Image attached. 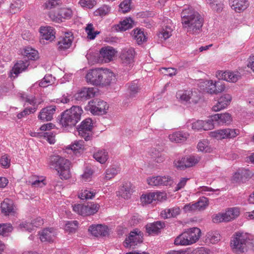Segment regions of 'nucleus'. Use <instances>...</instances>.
Instances as JSON below:
<instances>
[{"label": "nucleus", "mask_w": 254, "mask_h": 254, "mask_svg": "<svg viewBox=\"0 0 254 254\" xmlns=\"http://www.w3.org/2000/svg\"><path fill=\"white\" fill-rule=\"evenodd\" d=\"M92 127L93 124L91 119L84 120L77 128L78 135L83 138L85 141L90 140L93 137Z\"/></svg>", "instance_id": "1a4fd4ad"}, {"label": "nucleus", "mask_w": 254, "mask_h": 254, "mask_svg": "<svg viewBox=\"0 0 254 254\" xmlns=\"http://www.w3.org/2000/svg\"><path fill=\"white\" fill-rule=\"evenodd\" d=\"M56 232L53 228H46L40 233V239L42 242H52L56 236Z\"/></svg>", "instance_id": "cd10ccee"}, {"label": "nucleus", "mask_w": 254, "mask_h": 254, "mask_svg": "<svg viewBox=\"0 0 254 254\" xmlns=\"http://www.w3.org/2000/svg\"><path fill=\"white\" fill-rule=\"evenodd\" d=\"M231 8L236 12H241L249 6V0H229Z\"/></svg>", "instance_id": "412c9836"}, {"label": "nucleus", "mask_w": 254, "mask_h": 254, "mask_svg": "<svg viewBox=\"0 0 254 254\" xmlns=\"http://www.w3.org/2000/svg\"><path fill=\"white\" fill-rule=\"evenodd\" d=\"M109 109L108 104L99 99H95L88 102L86 109L90 111L93 115H103L107 112Z\"/></svg>", "instance_id": "39448f33"}, {"label": "nucleus", "mask_w": 254, "mask_h": 254, "mask_svg": "<svg viewBox=\"0 0 254 254\" xmlns=\"http://www.w3.org/2000/svg\"><path fill=\"white\" fill-rule=\"evenodd\" d=\"M132 37L138 45L146 42L147 38L144 32L140 29L136 28L132 31Z\"/></svg>", "instance_id": "e433bc0d"}, {"label": "nucleus", "mask_w": 254, "mask_h": 254, "mask_svg": "<svg viewBox=\"0 0 254 254\" xmlns=\"http://www.w3.org/2000/svg\"><path fill=\"white\" fill-rule=\"evenodd\" d=\"M28 66L26 64H14L11 70L10 71V76L15 78L18 74L25 71Z\"/></svg>", "instance_id": "8fccbe9b"}, {"label": "nucleus", "mask_w": 254, "mask_h": 254, "mask_svg": "<svg viewBox=\"0 0 254 254\" xmlns=\"http://www.w3.org/2000/svg\"><path fill=\"white\" fill-rule=\"evenodd\" d=\"M128 96L129 98H133L139 92L140 90V85L136 80L131 82L128 86Z\"/></svg>", "instance_id": "79ce46f5"}, {"label": "nucleus", "mask_w": 254, "mask_h": 254, "mask_svg": "<svg viewBox=\"0 0 254 254\" xmlns=\"http://www.w3.org/2000/svg\"><path fill=\"white\" fill-rule=\"evenodd\" d=\"M133 25L134 22L132 19L130 17H128L121 21L117 26L121 31H126L131 28Z\"/></svg>", "instance_id": "37998d69"}, {"label": "nucleus", "mask_w": 254, "mask_h": 254, "mask_svg": "<svg viewBox=\"0 0 254 254\" xmlns=\"http://www.w3.org/2000/svg\"><path fill=\"white\" fill-rule=\"evenodd\" d=\"M1 208L2 212L6 215H9L13 210L12 202L8 199H4L1 203Z\"/></svg>", "instance_id": "49530a36"}, {"label": "nucleus", "mask_w": 254, "mask_h": 254, "mask_svg": "<svg viewBox=\"0 0 254 254\" xmlns=\"http://www.w3.org/2000/svg\"><path fill=\"white\" fill-rule=\"evenodd\" d=\"M174 166L179 170H184L188 168L186 158H178L174 161Z\"/></svg>", "instance_id": "6e6d98bb"}, {"label": "nucleus", "mask_w": 254, "mask_h": 254, "mask_svg": "<svg viewBox=\"0 0 254 254\" xmlns=\"http://www.w3.org/2000/svg\"><path fill=\"white\" fill-rule=\"evenodd\" d=\"M96 193L95 190L89 189L82 190L79 192L78 197L82 200L92 199Z\"/></svg>", "instance_id": "c03bdc74"}, {"label": "nucleus", "mask_w": 254, "mask_h": 254, "mask_svg": "<svg viewBox=\"0 0 254 254\" xmlns=\"http://www.w3.org/2000/svg\"><path fill=\"white\" fill-rule=\"evenodd\" d=\"M141 237L136 232H131L129 235L124 242L125 247L129 248L135 246L138 243L141 242Z\"/></svg>", "instance_id": "a878e982"}, {"label": "nucleus", "mask_w": 254, "mask_h": 254, "mask_svg": "<svg viewBox=\"0 0 254 254\" xmlns=\"http://www.w3.org/2000/svg\"><path fill=\"white\" fill-rule=\"evenodd\" d=\"M239 133L238 129L225 128L212 131L210 132V135L217 139H223L235 137Z\"/></svg>", "instance_id": "f8f14e48"}, {"label": "nucleus", "mask_w": 254, "mask_h": 254, "mask_svg": "<svg viewBox=\"0 0 254 254\" xmlns=\"http://www.w3.org/2000/svg\"><path fill=\"white\" fill-rule=\"evenodd\" d=\"M72 14L73 11L70 8H59L56 16H53L54 18L53 21L57 23H61L63 22V19H70L72 16Z\"/></svg>", "instance_id": "6ab92c4d"}, {"label": "nucleus", "mask_w": 254, "mask_h": 254, "mask_svg": "<svg viewBox=\"0 0 254 254\" xmlns=\"http://www.w3.org/2000/svg\"><path fill=\"white\" fill-rule=\"evenodd\" d=\"M102 68H96L89 70L85 76L86 81L93 85L98 86Z\"/></svg>", "instance_id": "f3484780"}, {"label": "nucleus", "mask_w": 254, "mask_h": 254, "mask_svg": "<svg viewBox=\"0 0 254 254\" xmlns=\"http://www.w3.org/2000/svg\"><path fill=\"white\" fill-rule=\"evenodd\" d=\"M249 240V236L247 233L237 232L233 237L231 244L233 249L244 252Z\"/></svg>", "instance_id": "6e6552de"}, {"label": "nucleus", "mask_w": 254, "mask_h": 254, "mask_svg": "<svg viewBox=\"0 0 254 254\" xmlns=\"http://www.w3.org/2000/svg\"><path fill=\"white\" fill-rule=\"evenodd\" d=\"M50 165L58 172L61 179L67 180L70 177V162L60 156H53L50 159Z\"/></svg>", "instance_id": "f03ea898"}, {"label": "nucleus", "mask_w": 254, "mask_h": 254, "mask_svg": "<svg viewBox=\"0 0 254 254\" xmlns=\"http://www.w3.org/2000/svg\"><path fill=\"white\" fill-rule=\"evenodd\" d=\"M158 178L159 187L171 186L173 184V180L169 176H158Z\"/></svg>", "instance_id": "603ef678"}, {"label": "nucleus", "mask_w": 254, "mask_h": 254, "mask_svg": "<svg viewBox=\"0 0 254 254\" xmlns=\"http://www.w3.org/2000/svg\"><path fill=\"white\" fill-rule=\"evenodd\" d=\"M131 0H124L120 4V8L123 13L127 12L130 9Z\"/></svg>", "instance_id": "338daca9"}, {"label": "nucleus", "mask_w": 254, "mask_h": 254, "mask_svg": "<svg viewBox=\"0 0 254 254\" xmlns=\"http://www.w3.org/2000/svg\"><path fill=\"white\" fill-rule=\"evenodd\" d=\"M40 33L42 39L51 42L56 38L54 29L50 26L41 27Z\"/></svg>", "instance_id": "c756f323"}, {"label": "nucleus", "mask_w": 254, "mask_h": 254, "mask_svg": "<svg viewBox=\"0 0 254 254\" xmlns=\"http://www.w3.org/2000/svg\"><path fill=\"white\" fill-rule=\"evenodd\" d=\"M61 3L60 0H50L45 2L43 5L50 18L53 21V16H56Z\"/></svg>", "instance_id": "2eb2a0df"}, {"label": "nucleus", "mask_w": 254, "mask_h": 254, "mask_svg": "<svg viewBox=\"0 0 254 254\" xmlns=\"http://www.w3.org/2000/svg\"><path fill=\"white\" fill-rule=\"evenodd\" d=\"M188 168L192 167L200 161V158L197 156H190L186 158Z\"/></svg>", "instance_id": "680f3d73"}, {"label": "nucleus", "mask_w": 254, "mask_h": 254, "mask_svg": "<svg viewBox=\"0 0 254 254\" xmlns=\"http://www.w3.org/2000/svg\"><path fill=\"white\" fill-rule=\"evenodd\" d=\"M93 171L90 167H86L81 175L82 179L85 182L89 181L92 177Z\"/></svg>", "instance_id": "69168bd1"}, {"label": "nucleus", "mask_w": 254, "mask_h": 254, "mask_svg": "<svg viewBox=\"0 0 254 254\" xmlns=\"http://www.w3.org/2000/svg\"><path fill=\"white\" fill-rule=\"evenodd\" d=\"M116 76L110 70L107 68L102 69L101 77L98 86L101 87H108L116 82Z\"/></svg>", "instance_id": "9b49d317"}, {"label": "nucleus", "mask_w": 254, "mask_h": 254, "mask_svg": "<svg viewBox=\"0 0 254 254\" xmlns=\"http://www.w3.org/2000/svg\"><path fill=\"white\" fill-rule=\"evenodd\" d=\"M135 55V52L133 48H126L123 50L121 58L124 62L130 64L134 62Z\"/></svg>", "instance_id": "c85d7f7f"}, {"label": "nucleus", "mask_w": 254, "mask_h": 254, "mask_svg": "<svg viewBox=\"0 0 254 254\" xmlns=\"http://www.w3.org/2000/svg\"><path fill=\"white\" fill-rule=\"evenodd\" d=\"M55 106H50L42 109L38 115V119L43 121H49L53 119L56 111Z\"/></svg>", "instance_id": "4be33fe9"}, {"label": "nucleus", "mask_w": 254, "mask_h": 254, "mask_svg": "<svg viewBox=\"0 0 254 254\" xmlns=\"http://www.w3.org/2000/svg\"><path fill=\"white\" fill-rule=\"evenodd\" d=\"M93 156L97 161L104 164L108 159V153L105 149H100L95 151Z\"/></svg>", "instance_id": "c9c22d12"}, {"label": "nucleus", "mask_w": 254, "mask_h": 254, "mask_svg": "<svg viewBox=\"0 0 254 254\" xmlns=\"http://www.w3.org/2000/svg\"><path fill=\"white\" fill-rule=\"evenodd\" d=\"M119 169L116 167H112L108 169L106 171L105 178L106 180H109L114 177L117 174H118Z\"/></svg>", "instance_id": "13d9d810"}, {"label": "nucleus", "mask_w": 254, "mask_h": 254, "mask_svg": "<svg viewBox=\"0 0 254 254\" xmlns=\"http://www.w3.org/2000/svg\"><path fill=\"white\" fill-rule=\"evenodd\" d=\"M195 203L197 211H202L205 210L208 206L209 200L205 197H201Z\"/></svg>", "instance_id": "864d4df0"}, {"label": "nucleus", "mask_w": 254, "mask_h": 254, "mask_svg": "<svg viewBox=\"0 0 254 254\" xmlns=\"http://www.w3.org/2000/svg\"><path fill=\"white\" fill-rule=\"evenodd\" d=\"M154 194L152 192L142 194L140 197V201L142 205L151 203L154 200Z\"/></svg>", "instance_id": "5fc2aeb1"}, {"label": "nucleus", "mask_w": 254, "mask_h": 254, "mask_svg": "<svg viewBox=\"0 0 254 254\" xmlns=\"http://www.w3.org/2000/svg\"><path fill=\"white\" fill-rule=\"evenodd\" d=\"M97 93V89L95 88H83L81 91L77 93L75 96L77 100H86L94 97Z\"/></svg>", "instance_id": "aec40b11"}, {"label": "nucleus", "mask_w": 254, "mask_h": 254, "mask_svg": "<svg viewBox=\"0 0 254 254\" xmlns=\"http://www.w3.org/2000/svg\"><path fill=\"white\" fill-rule=\"evenodd\" d=\"M87 33V38L90 40H93L100 32L98 31H94V28L92 24H88L85 29Z\"/></svg>", "instance_id": "3c124183"}, {"label": "nucleus", "mask_w": 254, "mask_h": 254, "mask_svg": "<svg viewBox=\"0 0 254 254\" xmlns=\"http://www.w3.org/2000/svg\"><path fill=\"white\" fill-rule=\"evenodd\" d=\"M198 85L200 89L206 91L210 94H216V88L215 83L212 80H200Z\"/></svg>", "instance_id": "bb28decb"}, {"label": "nucleus", "mask_w": 254, "mask_h": 254, "mask_svg": "<svg viewBox=\"0 0 254 254\" xmlns=\"http://www.w3.org/2000/svg\"><path fill=\"white\" fill-rule=\"evenodd\" d=\"M224 1V0H207V3L212 10L219 13L223 9Z\"/></svg>", "instance_id": "f704fd0d"}, {"label": "nucleus", "mask_w": 254, "mask_h": 254, "mask_svg": "<svg viewBox=\"0 0 254 254\" xmlns=\"http://www.w3.org/2000/svg\"><path fill=\"white\" fill-rule=\"evenodd\" d=\"M197 148L198 151L204 153H210L212 151V148L206 139L200 140L197 144Z\"/></svg>", "instance_id": "ea45409f"}, {"label": "nucleus", "mask_w": 254, "mask_h": 254, "mask_svg": "<svg viewBox=\"0 0 254 254\" xmlns=\"http://www.w3.org/2000/svg\"><path fill=\"white\" fill-rule=\"evenodd\" d=\"M82 112L81 107L72 106L62 114L60 124L65 127L74 126L80 120Z\"/></svg>", "instance_id": "7ed1b4c3"}, {"label": "nucleus", "mask_w": 254, "mask_h": 254, "mask_svg": "<svg viewBox=\"0 0 254 254\" xmlns=\"http://www.w3.org/2000/svg\"><path fill=\"white\" fill-rule=\"evenodd\" d=\"M19 94L22 101H25L33 106L38 107L42 102L40 99H37L35 97L28 96L24 92L20 93Z\"/></svg>", "instance_id": "58836bf2"}, {"label": "nucleus", "mask_w": 254, "mask_h": 254, "mask_svg": "<svg viewBox=\"0 0 254 254\" xmlns=\"http://www.w3.org/2000/svg\"><path fill=\"white\" fill-rule=\"evenodd\" d=\"M73 211L82 216H88L96 213L99 210L100 205L97 203L90 202L87 205L81 204L72 206Z\"/></svg>", "instance_id": "0eeeda50"}, {"label": "nucleus", "mask_w": 254, "mask_h": 254, "mask_svg": "<svg viewBox=\"0 0 254 254\" xmlns=\"http://www.w3.org/2000/svg\"><path fill=\"white\" fill-rule=\"evenodd\" d=\"M20 230L22 231H28L29 232H32L34 230L33 225L31 222H28L26 221L21 222L18 226Z\"/></svg>", "instance_id": "052dcab7"}, {"label": "nucleus", "mask_w": 254, "mask_h": 254, "mask_svg": "<svg viewBox=\"0 0 254 254\" xmlns=\"http://www.w3.org/2000/svg\"><path fill=\"white\" fill-rule=\"evenodd\" d=\"M240 214V211L238 208H231L228 209L224 215L225 218V221L228 222L233 220Z\"/></svg>", "instance_id": "a19ab883"}, {"label": "nucleus", "mask_w": 254, "mask_h": 254, "mask_svg": "<svg viewBox=\"0 0 254 254\" xmlns=\"http://www.w3.org/2000/svg\"><path fill=\"white\" fill-rule=\"evenodd\" d=\"M210 120H211L212 123L213 124L214 122H216L219 125L229 124L232 121V118L230 114L225 113L212 115L210 117Z\"/></svg>", "instance_id": "b1692460"}, {"label": "nucleus", "mask_w": 254, "mask_h": 254, "mask_svg": "<svg viewBox=\"0 0 254 254\" xmlns=\"http://www.w3.org/2000/svg\"><path fill=\"white\" fill-rule=\"evenodd\" d=\"M176 98L182 103H188L196 104L199 97L196 92L192 89L180 90L176 93Z\"/></svg>", "instance_id": "423d86ee"}, {"label": "nucleus", "mask_w": 254, "mask_h": 254, "mask_svg": "<svg viewBox=\"0 0 254 254\" xmlns=\"http://www.w3.org/2000/svg\"><path fill=\"white\" fill-rule=\"evenodd\" d=\"M78 222L77 221H70L66 222L65 230L70 233L75 231L77 229Z\"/></svg>", "instance_id": "bf43d9fd"}, {"label": "nucleus", "mask_w": 254, "mask_h": 254, "mask_svg": "<svg viewBox=\"0 0 254 254\" xmlns=\"http://www.w3.org/2000/svg\"><path fill=\"white\" fill-rule=\"evenodd\" d=\"M232 96L230 94H226L222 95L219 98L217 103L212 107L213 110L218 112L225 109L230 104Z\"/></svg>", "instance_id": "5701e85b"}, {"label": "nucleus", "mask_w": 254, "mask_h": 254, "mask_svg": "<svg viewBox=\"0 0 254 254\" xmlns=\"http://www.w3.org/2000/svg\"><path fill=\"white\" fill-rule=\"evenodd\" d=\"M79 3L82 7L92 8L97 4L96 0H80Z\"/></svg>", "instance_id": "e2e57ef3"}, {"label": "nucleus", "mask_w": 254, "mask_h": 254, "mask_svg": "<svg viewBox=\"0 0 254 254\" xmlns=\"http://www.w3.org/2000/svg\"><path fill=\"white\" fill-rule=\"evenodd\" d=\"M181 213V209L178 206L166 208L161 212V217L164 219L176 217Z\"/></svg>", "instance_id": "7c9ffc66"}, {"label": "nucleus", "mask_w": 254, "mask_h": 254, "mask_svg": "<svg viewBox=\"0 0 254 254\" xmlns=\"http://www.w3.org/2000/svg\"><path fill=\"white\" fill-rule=\"evenodd\" d=\"M189 134L182 131H176L169 135V139L172 142L181 143L185 141L188 138Z\"/></svg>", "instance_id": "2f4dec72"}, {"label": "nucleus", "mask_w": 254, "mask_h": 254, "mask_svg": "<svg viewBox=\"0 0 254 254\" xmlns=\"http://www.w3.org/2000/svg\"><path fill=\"white\" fill-rule=\"evenodd\" d=\"M110 11V7L107 5H104L97 9L95 11L96 15H99L101 16H105Z\"/></svg>", "instance_id": "774afa93"}, {"label": "nucleus", "mask_w": 254, "mask_h": 254, "mask_svg": "<svg viewBox=\"0 0 254 254\" xmlns=\"http://www.w3.org/2000/svg\"><path fill=\"white\" fill-rule=\"evenodd\" d=\"M254 174L250 170L245 168H240L234 173L231 178L233 183H245L252 178Z\"/></svg>", "instance_id": "9d476101"}, {"label": "nucleus", "mask_w": 254, "mask_h": 254, "mask_svg": "<svg viewBox=\"0 0 254 254\" xmlns=\"http://www.w3.org/2000/svg\"><path fill=\"white\" fill-rule=\"evenodd\" d=\"M216 76L219 79L232 83L236 82L242 77L241 74L238 71H218Z\"/></svg>", "instance_id": "ddd939ff"}, {"label": "nucleus", "mask_w": 254, "mask_h": 254, "mask_svg": "<svg viewBox=\"0 0 254 254\" xmlns=\"http://www.w3.org/2000/svg\"><path fill=\"white\" fill-rule=\"evenodd\" d=\"M187 126L188 127H191L194 130H208L214 127V124L212 123L210 118L206 121L198 120L192 123L188 122Z\"/></svg>", "instance_id": "4468645a"}, {"label": "nucleus", "mask_w": 254, "mask_h": 254, "mask_svg": "<svg viewBox=\"0 0 254 254\" xmlns=\"http://www.w3.org/2000/svg\"><path fill=\"white\" fill-rule=\"evenodd\" d=\"M117 53L115 48L109 46L103 47L99 51L100 57L106 63L112 62Z\"/></svg>", "instance_id": "a211bd4d"}, {"label": "nucleus", "mask_w": 254, "mask_h": 254, "mask_svg": "<svg viewBox=\"0 0 254 254\" xmlns=\"http://www.w3.org/2000/svg\"><path fill=\"white\" fill-rule=\"evenodd\" d=\"M182 23L188 32L194 34L198 33L203 24V20L200 15L192 7L185 8L181 13Z\"/></svg>", "instance_id": "f257e3e1"}, {"label": "nucleus", "mask_w": 254, "mask_h": 254, "mask_svg": "<svg viewBox=\"0 0 254 254\" xmlns=\"http://www.w3.org/2000/svg\"><path fill=\"white\" fill-rule=\"evenodd\" d=\"M201 235L200 230L196 227L187 229L174 240L176 245L187 246L195 243L197 241Z\"/></svg>", "instance_id": "20e7f679"}, {"label": "nucleus", "mask_w": 254, "mask_h": 254, "mask_svg": "<svg viewBox=\"0 0 254 254\" xmlns=\"http://www.w3.org/2000/svg\"><path fill=\"white\" fill-rule=\"evenodd\" d=\"M73 39L74 37L71 33H66L59 39L57 44L58 50L60 52H63L70 48Z\"/></svg>", "instance_id": "dca6fc26"}, {"label": "nucleus", "mask_w": 254, "mask_h": 254, "mask_svg": "<svg viewBox=\"0 0 254 254\" xmlns=\"http://www.w3.org/2000/svg\"><path fill=\"white\" fill-rule=\"evenodd\" d=\"M119 192L121 196L124 198H129L131 195V186L130 184H124L121 187Z\"/></svg>", "instance_id": "de8ad7c7"}, {"label": "nucleus", "mask_w": 254, "mask_h": 254, "mask_svg": "<svg viewBox=\"0 0 254 254\" xmlns=\"http://www.w3.org/2000/svg\"><path fill=\"white\" fill-rule=\"evenodd\" d=\"M22 54L26 58L31 61H36L39 58L38 51L30 47H25Z\"/></svg>", "instance_id": "473e14b6"}, {"label": "nucleus", "mask_w": 254, "mask_h": 254, "mask_svg": "<svg viewBox=\"0 0 254 254\" xmlns=\"http://www.w3.org/2000/svg\"><path fill=\"white\" fill-rule=\"evenodd\" d=\"M88 230L95 237L105 236L108 234V227L101 224L92 225L89 227Z\"/></svg>", "instance_id": "393cba45"}, {"label": "nucleus", "mask_w": 254, "mask_h": 254, "mask_svg": "<svg viewBox=\"0 0 254 254\" xmlns=\"http://www.w3.org/2000/svg\"><path fill=\"white\" fill-rule=\"evenodd\" d=\"M165 227V223L161 221H156L152 223L148 224L146 226L147 233L149 234H156L160 232V230Z\"/></svg>", "instance_id": "72a5a7b5"}, {"label": "nucleus", "mask_w": 254, "mask_h": 254, "mask_svg": "<svg viewBox=\"0 0 254 254\" xmlns=\"http://www.w3.org/2000/svg\"><path fill=\"white\" fill-rule=\"evenodd\" d=\"M24 7V3L21 0H13L9 6V11L11 13H15Z\"/></svg>", "instance_id": "a18cd8bd"}, {"label": "nucleus", "mask_w": 254, "mask_h": 254, "mask_svg": "<svg viewBox=\"0 0 254 254\" xmlns=\"http://www.w3.org/2000/svg\"><path fill=\"white\" fill-rule=\"evenodd\" d=\"M173 28L172 24L164 25L160 31L158 36L160 38L166 40L171 36Z\"/></svg>", "instance_id": "4c0bfd02"}, {"label": "nucleus", "mask_w": 254, "mask_h": 254, "mask_svg": "<svg viewBox=\"0 0 254 254\" xmlns=\"http://www.w3.org/2000/svg\"><path fill=\"white\" fill-rule=\"evenodd\" d=\"M12 229V226L10 224H0V235L7 236Z\"/></svg>", "instance_id": "4d7b16f0"}, {"label": "nucleus", "mask_w": 254, "mask_h": 254, "mask_svg": "<svg viewBox=\"0 0 254 254\" xmlns=\"http://www.w3.org/2000/svg\"><path fill=\"white\" fill-rule=\"evenodd\" d=\"M37 108L38 107L33 106V107L26 108L22 112L18 113L17 117L19 119H21L27 115L34 113L37 109Z\"/></svg>", "instance_id": "0e129e2a"}, {"label": "nucleus", "mask_w": 254, "mask_h": 254, "mask_svg": "<svg viewBox=\"0 0 254 254\" xmlns=\"http://www.w3.org/2000/svg\"><path fill=\"white\" fill-rule=\"evenodd\" d=\"M151 155L152 158L158 163H161L165 160V155L161 153L160 151L155 148L152 149Z\"/></svg>", "instance_id": "09e8293b"}]
</instances>
